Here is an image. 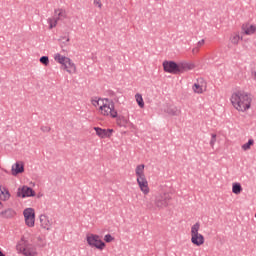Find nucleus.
I'll use <instances>...</instances> for the list:
<instances>
[{"label":"nucleus","instance_id":"1","mask_svg":"<svg viewBox=\"0 0 256 256\" xmlns=\"http://www.w3.org/2000/svg\"><path fill=\"white\" fill-rule=\"evenodd\" d=\"M92 105L98 109L100 115L104 117H117V111H115V105L109 98L95 97L92 99Z\"/></svg>","mask_w":256,"mask_h":256},{"label":"nucleus","instance_id":"2","mask_svg":"<svg viewBox=\"0 0 256 256\" xmlns=\"http://www.w3.org/2000/svg\"><path fill=\"white\" fill-rule=\"evenodd\" d=\"M37 247H39V243L33 241V238L22 236L16 245V251L24 256H39Z\"/></svg>","mask_w":256,"mask_h":256},{"label":"nucleus","instance_id":"3","mask_svg":"<svg viewBox=\"0 0 256 256\" xmlns=\"http://www.w3.org/2000/svg\"><path fill=\"white\" fill-rule=\"evenodd\" d=\"M163 69L165 73H171L172 75H181L182 73H187L195 69V64L189 62H173V61H164Z\"/></svg>","mask_w":256,"mask_h":256},{"label":"nucleus","instance_id":"4","mask_svg":"<svg viewBox=\"0 0 256 256\" xmlns=\"http://www.w3.org/2000/svg\"><path fill=\"white\" fill-rule=\"evenodd\" d=\"M136 183L144 195H149L151 193V188H149V181L147 180V176L145 175V165L138 164L134 170Z\"/></svg>","mask_w":256,"mask_h":256},{"label":"nucleus","instance_id":"5","mask_svg":"<svg viewBox=\"0 0 256 256\" xmlns=\"http://www.w3.org/2000/svg\"><path fill=\"white\" fill-rule=\"evenodd\" d=\"M53 59L56 63L61 65L63 71L68 73V75H75L77 73V64L67 56H63L61 53L57 52L53 55Z\"/></svg>","mask_w":256,"mask_h":256},{"label":"nucleus","instance_id":"6","mask_svg":"<svg viewBox=\"0 0 256 256\" xmlns=\"http://www.w3.org/2000/svg\"><path fill=\"white\" fill-rule=\"evenodd\" d=\"M199 231H201V222H195L190 228V241L195 247L205 245V236Z\"/></svg>","mask_w":256,"mask_h":256},{"label":"nucleus","instance_id":"7","mask_svg":"<svg viewBox=\"0 0 256 256\" xmlns=\"http://www.w3.org/2000/svg\"><path fill=\"white\" fill-rule=\"evenodd\" d=\"M86 243L91 249H97L98 251H103L107 247L101 236L93 233L86 235Z\"/></svg>","mask_w":256,"mask_h":256},{"label":"nucleus","instance_id":"8","mask_svg":"<svg viewBox=\"0 0 256 256\" xmlns=\"http://www.w3.org/2000/svg\"><path fill=\"white\" fill-rule=\"evenodd\" d=\"M231 103L237 111H241L242 113L247 111V109L251 108V98L247 97H232Z\"/></svg>","mask_w":256,"mask_h":256},{"label":"nucleus","instance_id":"9","mask_svg":"<svg viewBox=\"0 0 256 256\" xmlns=\"http://www.w3.org/2000/svg\"><path fill=\"white\" fill-rule=\"evenodd\" d=\"M171 194L167 191L161 192L155 196L154 205L156 209H165L169 206Z\"/></svg>","mask_w":256,"mask_h":256},{"label":"nucleus","instance_id":"10","mask_svg":"<svg viewBox=\"0 0 256 256\" xmlns=\"http://www.w3.org/2000/svg\"><path fill=\"white\" fill-rule=\"evenodd\" d=\"M24 223L26 227H35V209L26 208L23 211Z\"/></svg>","mask_w":256,"mask_h":256},{"label":"nucleus","instance_id":"11","mask_svg":"<svg viewBox=\"0 0 256 256\" xmlns=\"http://www.w3.org/2000/svg\"><path fill=\"white\" fill-rule=\"evenodd\" d=\"M192 91L196 93L197 95H202V93H205L207 91V81L203 78H199L196 80V82L192 86Z\"/></svg>","mask_w":256,"mask_h":256},{"label":"nucleus","instance_id":"12","mask_svg":"<svg viewBox=\"0 0 256 256\" xmlns=\"http://www.w3.org/2000/svg\"><path fill=\"white\" fill-rule=\"evenodd\" d=\"M39 221L42 229H45L46 231H51V229H53V218L48 215L41 214L39 216Z\"/></svg>","mask_w":256,"mask_h":256},{"label":"nucleus","instance_id":"13","mask_svg":"<svg viewBox=\"0 0 256 256\" xmlns=\"http://www.w3.org/2000/svg\"><path fill=\"white\" fill-rule=\"evenodd\" d=\"M36 193L31 187L24 185L18 188L17 196L25 199L27 197H35Z\"/></svg>","mask_w":256,"mask_h":256},{"label":"nucleus","instance_id":"14","mask_svg":"<svg viewBox=\"0 0 256 256\" xmlns=\"http://www.w3.org/2000/svg\"><path fill=\"white\" fill-rule=\"evenodd\" d=\"M241 31L243 35L251 36L255 35L256 33V24H253L251 22H246L242 24Z\"/></svg>","mask_w":256,"mask_h":256},{"label":"nucleus","instance_id":"15","mask_svg":"<svg viewBox=\"0 0 256 256\" xmlns=\"http://www.w3.org/2000/svg\"><path fill=\"white\" fill-rule=\"evenodd\" d=\"M94 131H96V135L99 137V139H110V137L113 135V129L94 127Z\"/></svg>","mask_w":256,"mask_h":256},{"label":"nucleus","instance_id":"16","mask_svg":"<svg viewBox=\"0 0 256 256\" xmlns=\"http://www.w3.org/2000/svg\"><path fill=\"white\" fill-rule=\"evenodd\" d=\"M21 173H25V164L21 161H18L12 165L11 175L17 177V175H21Z\"/></svg>","mask_w":256,"mask_h":256},{"label":"nucleus","instance_id":"17","mask_svg":"<svg viewBox=\"0 0 256 256\" xmlns=\"http://www.w3.org/2000/svg\"><path fill=\"white\" fill-rule=\"evenodd\" d=\"M54 17L58 21H63V19H67V10L63 8H57L54 10Z\"/></svg>","mask_w":256,"mask_h":256},{"label":"nucleus","instance_id":"18","mask_svg":"<svg viewBox=\"0 0 256 256\" xmlns=\"http://www.w3.org/2000/svg\"><path fill=\"white\" fill-rule=\"evenodd\" d=\"M241 39H243V37H241V34L239 32H234L230 35L229 41L231 43V45H239Z\"/></svg>","mask_w":256,"mask_h":256},{"label":"nucleus","instance_id":"19","mask_svg":"<svg viewBox=\"0 0 256 256\" xmlns=\"http://www.w3.org/2000/svg\"><path fill=\"white\" fill-rule=\"evenodd\" d=\"M232 193H234V195H241V193H243V186H241V183H232Z\"/></svg>","mask_w":256,"mask_h":256},{"label":"nucleus","instance_id":"20","mask_svg":"<svg viewBox=\"0 0 256 256\" xmlns=\"http://www.w3.org/2000/svg\"><path fill=\"white\" fill-rule=\"evenodd\" d=\"M11 197L9 190L5 187H0V201H7Z\"/></svg>","mask_w":256,"mask_h":256},{"label":"nucleus","instance_id":"21","mask_svg":"<svg viewBox=\"0 0 256 256\" xmlns=\"http://www.w3.org/2000/svg\"><path fill=\"white\" fill-rule=\"evenodd\" d=\"M167 113H168V115H172L173 117H177V116L181 115V109H179L175 106H172V107L168 108Z\"/></svg>","mask_w":256,"mask_h":256},{"label":"nucleus","instance_id":"22","mask_svg":"<svg viewBox=\"0 0 256 256\" xmlns=\"http://www.w3.org/2000/svg\"><path fill=\"white\" fill-rule=\"evenodd\" d=\"M47 23L49 25V29H55V27H57V24L59 23V20L55 16H52L47 19Z\"/></svg>","mask_w":256,"mask_h":256},{"label":"nucleus","instance_id":"23","mask_svg":"<svg viewBox=\"0 0 256 256\" xmlns=\"http://www.w3.org/2000/svg\"><path fill=\"white\" fill-rule=\"evenodd\" d=\"M253 145H255V140L249 139L248 142L241 146V149L242 151H251V147H253Z\"/></svg>","mask_w":256,"mask_h":256},{"label":"nucleus","instance_id":"24","mask_svg":"<svg viewBox=\"0 0 256 256\" xmlns=\"http://www.w3.org/2000/svg\"><path fill=\"white\" fill-rule=\"evenodd\" d=\"M40 63L45 67H49V56H42L40 58Z\"/></svg>","mask_w":256,"mask_h":256},{"label":"nucleus","instance_id":"25","mask_svg":"<svg viewBox=\"0 0 256 256\" xmlns=\"http://www.w3.org/2000/svg\"><path fill=\"white\" fill-rule=\"evenodd\" d=\"M113 241H115V237H113V235H111V234H106V235L104 236V242H105V244H106V243H113Z\"/></svg>","mask_w":256,"mask_h":256},{"label":"nucleus","instance_id":"26","mask_svg":"<svg viewBox=\"0 0 256 256\" xmlns=\"http://www.w3.org/2000/svg\"><path fill=\"white\" fill-rule=\"evenodd\" d=\"M216 143H217V134H211L210 146L215 147Z\"/></svg>","mask_w":256,"mask_h":256},{"label":"nucleus","instance_id":"27","mask_svg":"<svg viewBox=\"0 0 256 256\" xmlns=\"http://www.w3.org/2000/svg\"><path fill=\"white\" fill-rule=\"evenodd\" d=\"M136 101H137L139 107H141V109H143V107H145V102L143 101V97H137Z\"/></svg>","mask_w":256,"mask_h":256},{"label":"nucleus","instance_id":"28","mask_svg":"<svg viewBox=\"0 0 256 256\" xmlns=\"http://www.w3.org/2000/svg\"><path fill=\"white\" fill-rule=\"evenodd\" d=\"M94 5L98 7V9H102L103 3H101V0H94Z\"/></svg>","mask_w":256,"mask_h":256},{"label":"nucleus","instance_id":"29","mask_svg":"<svg viewBox=\"0 0 256 256\" xmlns=\"http://www.w3.org/2000/svg\"><path fill=\"white\" fill-rule=\"evenodd\" d=\"M199 51H200L199 46L194 47V48L192 49V55H197V54L199 53Z\"/></svg>","mask_w":256,"mask_h":256},{"label":"nucleus","instance_id":"30","mask_svg":"<svg viewBox=\"0 0 256 256\" xmlns=\"http://www.w3.org/2000/svg\"><path fill=\"white\" fill-rule=\"evenodd\" d=\"M203 45H205V39H202V40L198 41V43H197L198 48L203 47Z\"/></svg>","mask_w":256,"mask_h":256},{"label":"nucleus","instance_id":"31","mask_svg":"<svg viewBox=\"0 0 256 256\" xmlns=\"http://www.w3.org/2000/svg\"><path fill=\"white\" fill-rule=\"evenodd\" d=\"M146 207H148V209H151V207H153V204H151V202H146Z\"/></svg>","mask_w":256,"mask_h":256},{"label":"nucleus","instance_id":"32","mask_svg":"<svg viewBox=\"0 0 256 256\" xmlns=\"http://www.w3.org/2000/svg\"><path fill=\"white\" fill-rule=\"evenodd\" d=\"M253 77H254V79H256V72L253 73Z\"/></svg>","mask_w":256,"mask_h":256},{"label":"nucleus","instance_id":"33","mask_svg":"<svg viewBox=\"0 0 256 256\" xmlns=\"http://www.w3.org/2000/svg\"><path fill=\"white\" fill-rule=\"evenodd\" d=\"M135 97H141V94H136Z\"/></svg>","mask_w":256,"mask_h":256},{"label":"nucleus","instance_id":"34","mask_svg":"<svg viewBox=\"0 0 256 256\" xmlns=\"http://www.w3.org/2000/svg\"><path fill=\"white\" fill-rule=\"evenodd\" d=\"M109 95H114L112 91L109 92Z\"/></svg>","mask_w":256,"mask_h":256},{"label":"nucleus","instance_id":"35","mask_svg":"<svg viewBox=\"0 0 256 256\" xmlns=\"http://www.w3.org/2000/svg\"><path fill=\"white\" fill-rule=\"evenodd\" d=\"M66 42L69 43V38H66Z\"/></svg>","mask_w":256,"mask_h":256},{"label":"nucleus","instance_id":"36","mask_svg":"<svg viewBox=\"0 0 256 256\" xmlns=\"http://www.w3.org/2000/svg\"><path fill=\"white\" fill-rule=\"evenodd\" d=\"M42 247H45V244H42Z\"/></svg>","mask_w":256,"mask_h":256},{"label":"nucleus","instance_id":"37","mask_svg":"<svg viewBox=\"0 0 256 256\" xmlns=\"http://www.w3.org/2000/svg\"><path fill=\"white\" fill-rule=\"evenodd\" d=\"M0 205H1V202H0Z\"/></svg>","mask_w":256,"mask_h":256}]
</instances>
